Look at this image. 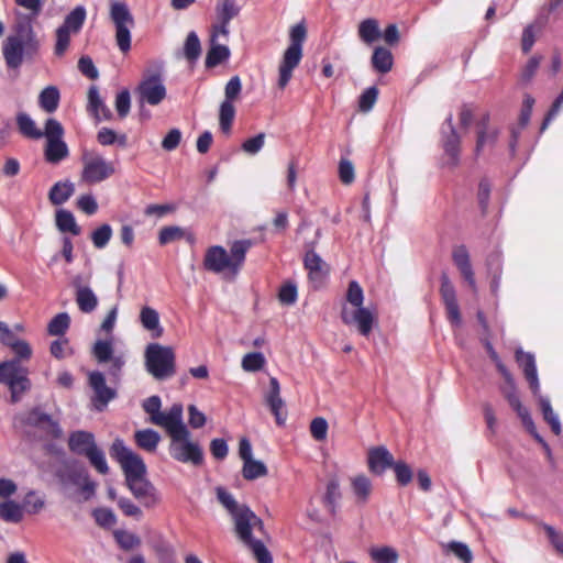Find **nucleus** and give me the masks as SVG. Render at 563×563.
<instances>
[{"mask_svg": "<svg viewBox=\"0 0 563 563\" xmlns=\"http://www.w3.org/2000/svg\"><path fill=\"white\" fill-rule=\"evenodd\" d=\"M175 353L170 346L158 343H150L145 350L146 371L158 380L167 379L175 375Z\"/></svg>", "mask_w": 563, "mask_h": 563, "instance_id": "nucleus-6", "label": "nucleus"}, {"mask_svg": "<svg viewBox=\"0 0 563 563\" xmlns=\"http://www.w3.org/2000/svg\"><path fill=\"white\" fill-rule=\"evenodd\" d=\"M487 267L489 274L492 275L490 290L494 295H497L501 278V265L499 255L496 254L489 256L487 260Z\"/></svg>", "mask_w": 563, "mask_h": 563, "instance_id": "nucleus-48", "label": "nucleus"}, {"mask_svg": "<svg viewBox=\"0 0 563 563\" xmlns=\"http://www.w3.org/2000/svg\"><path fill=\"white\" fill-rule=\"evenodd\" d=\"M87 16V11L84 5H77L66 16L60 25L62 29L77 34L80 32Z\"/></svg>", "mask_w": 563, "mask_h": 563, "instance_id": "nucleus-35", "label": "nucleus"}, {"mask_svg": "<svg viewBox=\"0 0 563 563\" xmlns=\"http://www.w3.org/2000/svg\"><path fill=\"white\" fill-rule=\"evenodd\" d=\"M371 558L376 563H396L398 553L390 547L374 548L371 550Z\"/></svg>", "mask_w": 563, "mask_h": 563, "instance_id": "nucleus-52", "label": "nucleus"}, {"mask_svg": "<svg viewBox=\"0 0 563 563\" xmlns=\"http://www.w3.org/2000/svg\"><path fill=\"white\" fill-rule=\"evenodd\" d=\"M545 23V20L538 18L533 23L525 27L521 38V46L525 53L530 52L536 42L537 32L541 31Z\"/></svg>", "mask_w": 563, "mask_h": 563, "instance_id": "nucleus-42", "label": "nucleus"}, {"mask_svg": "<svg viewBox=\"0 0 563 563\" xmlns=\"http://www.w3.org/2000/svg\"><path fill=\"white\" fill-rule=\"evenodd\" d=\"M265 356L260 352L247 353L242 358V368L245 372L261 371L265 365Z\"/></svg>", "mask_w": 563, "mask_h": 563, "instance_id": "nucleus-51", "label": "nucleus"}, {"mask_svg": "<svg viewBox=\"0 0 563 563\" xmlns=\"http://www.w3.org/2000/svg\"><path fill=\"white\" fill-rule=\"evenodd\" d=\"M440 295L444 303L449 321L453 325L459 327L462 322V318L456 299L455 288L449 276L444 273L441 276Z\"/></svg>", "mask_w": 563, "mask_h": 563, "instance_id": "nucleus-18", "label": "nucleus"}, {"mask_svg": "<svg viewBox=\"0 0 563 563\" xmlns=\"http://www.w3.org/2000/svg\"><path fill=\"white\" fill-rule=\"evenodd\" d=\"M74 33L62 29L60 26L56 30V43L54 53L57 56H63L70 44V37Z\"/></svg>", "mask_w": 563, "mask_h": 563, "instance_id": "nucleus-61", "label": "nucleus"}, {"mask_svg": "<svg viewBox=\"0 0 563 563\" xmlns=\"http://www.w3.org/2000/svg\"><path fill=\"white\" fill-rule=\"evenodd\" d=\"M364 292L356 280L349 284L345 302L341 308V319L344 324L354 327L364 336H368L376 322L375 313L363 306Z\"/></svg>", "mask_w": 563, "mask_h": 563, "instance_id": "nucleus-1", "label": "nucleus"}, {"mask_svg": "<svg viewBox=\"0 0 563 563\" xmlns=\"http://www.w3.org/2000/svg\"><path fill=\"white\" fill-rule=\"evenodd\" d=\"M126 483L132 495L145 507H155L161 497L154 485L146 479L145 475L136 478H130Z\"/></svg>", "mask_w": 563, "mask_h": 563, "instance_id": "nucleus-16", "label": "nucleus"}, {"mask_svg": "<svg viewBox=\"0 0 563 563\" xmlns=\"http://www.w3.org/2000/svg\"><path fill=\"white\" fill-rule=\"evenodd\" d=\"M234 522V530L238 538L243 542L253 540L252 531H262L264 528L263 521L257 517L247 506L241 509L235 516L232 517Z\"/></svg>", "mask_w": 563, "mask_h": 563, "instance_id": "nucleus-15", "label": "nucleus"}, {"mask_svg": "<svg viewBox=\"0 0 563 563\" xmlns=\"http://www.w3.org/2000/svg\"><path fill=\"white\" fill-rule=\"evenodd\" d=\"M135 92L141 104H159L166 98L167 93L161 73L145 71Z\"/></svg>", "mask_w": 563, "mask_h": 563, "instance_id": "nucleus-12", "label": "nucleus"}, {"mask_svg": "<svg viewBox=\"0 0 563 563\" xmlns=\"http://www.w3.org/2000/svg\"><path fill=\"white\" fill-rule=\"evenodd\" d=\"M92 516L96 522L102 528H111L117 523L114 512L108 508H97L93 510Z\"/></svg>", "mask_w": 563, "mask_h": 563, "instance_id": "nucleus-60", "label": "nucleus"}, {"mask_svg": "<svg viewBox=\"0 0 563 563\" xmlns=\"http://www.w3.org/2000/svg\"><path fill=\"white\" fill-rule=\"evenodd\" d=\"M219 37L220 36H213V32L211 33V47L206 57L207 67H214L227 60L230 56L228 46L218 43Z\"/></svg>", "mask_w": 563, "mask_h": 563, "instance_id": "nucleus-33", "label": "nucleus"}, {"mask_svg": "<svg viewBox=\"0 0 563 563\" xmlns=\"http://www.w3.org/2000/svg\"><path fill=\"white\" fill-rule=\"evenodd\" d=\"M251 245L249 240L235 241L231 245L230 253L222 246H210L205 254L203 267L216 274L229 272L235 276L242 267Z\"/></svg>", "mask_w": 563, "mask_h": 563, "instance_id": "nucleus-2", "label": "nucleus"}, {"mask_svg": "<svg viewBox=\"0 0 563 563\" xmlns=\"http://www.w3.org/2000/svg\"><path fill=\"white\" fill-rule=\"evenodd\" d=\"M235 117V108L229 101H222L219 110V126L224 134H229Z\"/></svg>", "mask_w": 563, "mask_h": 563, "instance_id": "nucleus-43", "label": "nucleus"}, {"mask_svg": "<svg viewBox=\"0 0 563 563\" xmlns=\"http://www.w3.org/2000/svg\"><path fill=\"white\" fill-rule=\"evenodd\" d=\"M7 346L13 351L15 354L13 360H19V364H21V361L30 360L32 356V347L30 344L24 340L14 338V335H12V338L8 341Z\"/></svg>", "mask_w": 563, "mask_h": 563, "instance_id": "nucleus-45", "label": "nucleus"}, {"mask_svg": "<svg viewBox=\"0 0 563 563\" xmlns=\"http://www.w3.org/2000/svg\"><path fill=\"white\" fill-rule=\"evenodd\" d=\"M448 550L464 563H470L473 559L472 552L465 543L452 541L448 544Z\"/></svg>", "mask_w": 563, "mask_h": 563, "instance_id": "nucleus-64", "label": "nucleus"}, {"mask_svg": "<svg viewBox=\"0 0 563 563\" xmlns=\"http://www.w3.org/2000/svg\"><path fill=\"white\" fill-rule=\"evenodd\" d=\"M70 318L68 313L56 314L48 323L47 331L51 335H63L69 328Z\"/></svg>", "mask_w": 563, "mask_h": 563, "instance_id": "nucleus-50", "label": "nucleus"}, {"mask_svg": "<svg viewBox=\"0 0 563 563\" xmlns=\"http://www.w3.org/2000/svg\"><path fill=\"white\" fill-rule=\"evenodd\" d=\"M110 19L115 27V42L122 53L131 48V29L134 18L126 3L114 1L110 4Z\"/></svg>", "mask_w": 563, "mask_h": 563, "instance_id": "nucleus-9", "label": "nucleus"}, {"mask_svg": "<svg viewBox=\"0 0 563 563\" xmlns=\"http://www.w3.org/2000/svg\"><path fill=\"white\" fill-rule=\"evenodd\" d=\"M140 322L142 327L152 332L153 338H159L163 334V328L159 321L158 312L148 306H145L140 311Z\"/></svg>", "mask_w": 563, "mask_h": 563, "instance_id": "nucleus-28", "label": "nucleus"}, {"mask_svg": "<svg viewBox=\"0 0 563 563\" xmlns=\"http://www.w3.org/2000/svg\"><path fill=\"white\" fill-rule=\"evenodd\" d=\"M341 497L340 484L336 478H332L327 484V490L323 496V503L331 512L335 510V504Z\"/></svg>", "mask_w": 563, "mask_h": 563, "instance_id": "nucleus-49", "label": "nucleus"}, {"mask_svg": "<svg viewBox=\"0 0 563 563\" xmlns=\"http://www.w3.org/2000/svg\"><path fill=\"white\" fill-rule=\"evenodd\" d=\"M88 110L98 121L109 120L112 115L110 109L102 101L96 86H91L88 91Z\"/></svg>", "mask_w": 563, "mask_h": 563, "instance_id": "nucleus-27", "label": "nucleus"}, {"mask_svg": "<svg viewBox=\"0 0 563 563\" xmlns=\"http://www.w3.org/2000/svg\"><path fill=\"white\" fill-rule=\"evenodd\" d=\"M303 265L313 287L319 288L328 275L327 264L314 251H308L303 258Z\"/></svg>", "mask_w": 563, "mask_h": 563, "instance_id": "nucleus-21", "label": "nucleus"}, {"mask_svg": "<svg viewBox=\"0 0 563 563\" xmlns=\"http://www.w3.org/2000/svg\"><path fill=\"white\" fill-rule=\"evenodd\" d=\"M244 544L252 551L258 563H273L272 555L262 541L253 539Z\"/></svg>", "mask_w": 563, "mask_h": 563, "instance_id": "nucleus-53", "label": "nucleus"}, {"mask_svg": "<svg viewBox=\"0 0 563 563\" xmlns=\"http://www.w3.org/2000/svg\"><path fill=\"white\" fill-rule=\"evenodd\" d=\"M26 422L36 427H44L45 424H49L53 428V431L59 433V429L57 424L52 420V418L38 409H34L29 413Z\"/></svg>", "mask_w": 563, "mask_h": 563, "instance_id": "nucleus-59", "label": "nucleus"}, {"mask_svg": "<svg viewBox=\"0 0 563 563\" xmlns=\"http://www.w3.org/2000/svg\"><path fill=\"white\" fill-rule=\"evenodd\" d=\"M134 438L136 444L148 452L155 451L161 441L159 434L152 429L139 430L135 432Z\"/></svg>", "mask_w": 563, "mask_h": 563, "instance_id": "nucleus-40", "label": "nucleus"}, {"mask_svg": "<svg viewBox=\"0 0 563 563\" xmlns=\"http://www.w3.org/2000/svg\"><path fill=\"white\" fill-rule=\"evenodd\" d=\"M448 125L450 133L443 140V148L448 156V164L455 166L460 157L461 137L453 125V115L450 113L444 122Z\"/></svg>", "mask_w": 563, "mask_h": 563, "instance_id": "nucleus-22", "label": "nucleus"}, {"mask_svg": "<svg viewBox=\"0 0 563 563\" xmlns=\"http://www.w3.org/2000/svg\"><path fill=\"white\" fill-rule=\"evenodd\" d=\"M452 261L457 267L461 276L473 292L477 291L475 274L472 267L470 253L465 245H457L452 251Z\"/></svg>", "mask_w": 563, "mask_h": 563, "instance_id": "nucleus-19", "label": "nucleus"}, {"mask_svg": "<svg viewBox=\"0 0 563 563\" xmlns=\"http://www.w3.org/2000/svg\"><path fill=\"white\" fill-rule=\"evenodd\" d=\"M162 401L158 396H151L143 402V409L151 416V422L167 430L183 419V405L174 404L167 411H161Z\"/></svg>", "mask_w": 563, "mask_h": 563, "instance_id": "nucleus-14", "label": "nucleus"}, {"mask_svg": "<svg viewBox=\"0 0 563 563\" xmlns=\"http://www.w3.org/2000/svg\"><path fill=\"white\" fill-rule=\"evenodd\" d=\"M82 173L81 180L88 184H98L114 174L112 163L99 154L85 152L81 157Z\"/></svg>", "mask_w": 563, "mask_h": 563, "instance_id": "nucleus-13", "label": "nucleus"}, {"mask_svg": "<svg viewBox=\"0 0 563 563\" xmlns=\"http://www.w3.org/2000/svg\"><path fill=\"white\" fill-rule=\"evenodd\" d=\"M217 497L219 503L229 511L231 517L235 516L241 509L245 508V505H239L227 489L223 487H217Z\"/></svg>", "mask_w": 563, "mask_h": 563, "instance_id": "nucleus-47", "label": "nucleus"}, {"mask_svg": "<svg viewBox=\"0 0 563 563\" xmlns=\"http://www.w3.org/2000/svg\"><path fill=\"white\" fill-rule=\"evenodd\" d=\"M170 438L169 455L177 462L188 463L195 466L203 463V451L198 442L190 439V432L183 419L166 430Z\"/></svg>", "mask_w": 563, "mask_h": 563, "instance_id": "nucleus-3", "label": "nucleus"}, {"mask_svg": "<svg viewBox=\"0 0 563 563\" xmlns=\"http://www.w3.org/2000/svg\"><path fill=\"white\" fill-rule=\"evenodd\" d=\"M542 528L555 552L563 555V531L547 523H543Z\"/></svg>", "mask_w": 563, "mask_h": 563, "instance_id": "nucleus-58", "label": "nucleus"}, {"mask_svg": "<svg viewBox=\"0 0 563 563\" xmlns=\"http://www.w3.org/2000/svg\"><path fill=\"white\" fill-rule=\"evenodd\" d=\"M110 455L121 465L125 482L144 476L146 466L140 455L131 451L121 439H115L110 448Z\"/></svg>", "mask_w": 563, "mask_h": 563, "instance_id": "nucleus-10", "label": "nucleus"}, {"mask_svg": "<svg viewBox=\"0 0 563 563\" xmlns=\"http://www.w3.org/2000/svg\"><path fill=\"white\" fill-rule=\"evenodd\" d=\"M75 186L71 181H57L51 188L48 192V199L53 205L59 206L66 202L73 196Z\"/></svg>", "mask_w": 563, "mask_h": 563, "instance_id": "nucleus-34", "label": "nucleus"}, {"mask_svg": "<svg viewBox=\"0 0 563 563\" xmlns=\"http://www.w3.org/2000/svg\"><path fill=\"white\" fill-rule=\"evenodd\" d=\"M112 236V229L109 224H102L91 233V241L96 249H104Z\"/></svg>", "mask_w": 563, "mask_h": 563, "instance_id": "nucleus-54", "label": "nucleus"}, {"mask_svg": "<svg viewBox=\"0 0 563 563\" xmlns=\"http://www.w3.org/2000/svg\"><path fill=\"white\" fill-rule=\"evenodd\" d=\"M56 227L60 232H69L73 235L80 234V228L77 224L74 214L65 209H60L55 216Z\"/></svg>", "mask_w": 563, "mask_h": 563, "instance_id": "nucleus-38", "label": "nucleus"}, {"mask_svg": "<svg viewBox=\"0 0 563 563\" xmlns=\"http://www.w3.org/2000/svg\"><path fill=\"white\" fill-rule=\"evenodd\" d=\"M75 301L78 309L84 313L93 312L99 305L98 296L91 287L78 288V291L75 292Z\"/></svg>", "mask_w": 563, "mask_h": 563, "instance_id": "nucleus-31", "label": "nucleus"}, {"mask_svg": "<svg viewBox=\"0 0 563 563\" xmlns=\"http://www.w3.org/2000/svg\"><path fill=\"white\" fill-rule=\"evenodd\" d=\"M89 385L95 393L93 401L98 410H102L115 397V390L107 386L101 372L89 373Z\"/></svg>", "mask_w": 563, "mask_h": 563, "instance_id": "nucleus-20", "label": "nucleus"}, {"mask_svg": "<svg viewBox=\"0 0 563 563\" xmlns=\"http://www.w3.org/2000/svg\"><path fill=\"white\" fill-rule=\"evenodd\" d=\"M351 488L356 503L358 505H364L371 497L373 485L371 479L365 475H356L351 478Z\"/></svg>", "mask_w": 563, "mask_h": 563, "instance_id": "nucleus-30", "label": "nucleus"}, {"mask_svg": "<svg viewBox=\"0 0 563 563\" xmlns=\"http://www.w3.org/2000/svg\"><path fill=\"white\" fill-rule=\"evenodd\" d=\"M267 474L265 464L257 460H246L243 465V476L245 479L253 481Z\"/></svg>", "mask_w": 563, "mask_h": 563, "instance_id": "nucleus-46", "label": "nucleus"}, {"mask_svg": "<svg viewBox=\"0 0 563 563\" xmlns=\"http://www.w3.org/2000/svg\"><path fill=\"white\" fill-rule=\"evenodd\" d=\"M16 124L20 132L29 139L38 140L45 135V131L42 132L40 129H37L33 119L26 113L18 114Z\"/></svg>", "mask_w": 563, "mask_h": 563, "instance_id": "nucleus-39", "label": "nucleus"}, {"mask_svg": "<svg viewBox=\"0 0 563 563\" xmlns=\"http://www.w3.org/2000/svg\"><path fill=\"white\" fill-rule=\"evenodd\" d=\"M32 46L29 44V38L9 35L2 42V55L8 68L16 69L22 64L24 58H32L35 56L41 47L40 41H32Z\"/></svg>", "mask_w": 563, "mask_h": 563, "instance_id": "nucleus-8", "label": "nucleus"}, {"mask_svg": "<svg viewBox=\"0 0 563 563\" xmlns=\"http://www.w3.org/2000/svg\"><path fill=\"white\" fill-rule=\"evenodd\" d=\"M113 534L115 541L123 550H132L141 544L140 538L132 532L125 530H115Z\"/></svg>", "mask_w": 563, "mask_h": 563, "instance_id": "nucleus-55", "label": "nucleus"}, {"mask_svg": "<svg viewBox=\"0 0 563 563\" xmlns=\"http://www.w3.org/2000/svg\"><path fill=\"white\" fill-rule=\"evenodd\" d=\"M242 90V84L239 76L232 77L225 85L224 88V100L229 101V103H233L234 100L238 99Z\"/></svg>", "mask_w": 563, "mask_h": 563, "instance_id": "nucleus-62", "label": "nucleus"}, {"mask_svg": "<svg viewBox=\"0 0 563 563\" xmlns=\"http://www.w3.org/2000/svg\"><path fill=\"white\" fill-rule=\"evenodd\" d=\"M497 130L489 125V115L484 114L477 123L476 154L486 147L492 146L497 139Z\"/></svg>", "mask_w": 563, "mask_h": 563, "instance_id": "nucleus-25", "label": "nucleus"}, {"mask_svg": "<svg viewBox=\"0 0 563 563\" xmlns=\"http://www.w3.org/2000/svg\"><path fill=\"white\" fill-rule=\"evenodd\" d=\"M307 31L303 23H298L290 29V44L285 51L278 67V87L284 89L292 77L294 69L299 65L302 58V44L306 40Z\"/></svg>", "mask_w": 563, "mask_h": 563, "instance_id": "nucleus-5", "label": "nucleus"}, {"mask_svg": "<svg viewBox=\"0 0 563 563\" xmlns=\"http://www.w3.org/2000/svg\"><path fill=\"white\" fill-rule=\"evenodd\" d=\"M92 355L100 364L108 363L115 357L112 340H97L92 346Z\"/></svg>", "mask_w": 563, "mask_h": 563, "instance_id": "nucleus-41", "label": "nucleus"}, {"mask_svg": "<svg viewBox=\"0 0 563 563\" xmlns=\"http://www.w3.org/2000/svg\"><path fill=\"white\" fill-rule=\"evenodd\" d=\"M64 129L62 124L55 119H48L45 124V158L48 163L57 164L65 159L68 154L67 144L62 140Z\"/></svg>", "mask_w": 563, "mask_h": 563, "instance_id": "nucleus-11", "label": "nucleus"}, {"mask_svg": "<svg viewBox=\"0 0 563 563\" xmlns=\"http://www.w3.org/2000/svg\"><path fill=\"white\" fill-rule=\"evenodd\" d=\"M371 62L376 71L386 74L393 68L394 57L389 49L378 46L374 49Z\"/></svg>", "mask_w": 563, "mask_h": 563, "instance_id": "nucleus-36", "label": "nucleus"}, {"mask_svg": "<svg viewBox=\"0 0 563 563\" xmlns=\"http://www.w3.org/2000/svg\"><path fill=\"white\" fill-rule=\"evenodd\" d=\"M200 53V41L195 32H190L185 42L184 54L188 60H196Z\"/></svg>", "mask_w": 563, "mask_h": 563, "instance_id": "nucleus-57", "label": "nucleus"}, {"mask_svg": "<svg viewBox=\"0 0 563 563\" xmlns=\"http://www.w3.org/2000/svg\"><path fill=\"white\" fill-rule=\"evenodd\" d=\"M31 19L32 16L30 15L29 18L18 21L13 27L14 33L11 34L12 36L29 38V44H31L30 46L33 45L32 41H40L34 31L33 21Z\"/></svg>", "mask_w": 563, "mask_h": 563, "instance_id": "nucleus-44", "label": "nucleus"}, {"mask_svg": "<svg viewBox=\"0 0 563 563\" xmlns=\"http://www.w3.org/2000/svg\"><path fill=\"white\" fill-rule=\"evenodd\" d=\"M377 96H378V90L376 87L367 88L360 97V100H358L360 110L363 112L369 111L374 107V104L377 100Z\"/></svg>", "mask_w": 563, "mask_h": 563, "instance_id": "nucleus-63", "label": "nucleus"}, {"mask_svg": "<svg viewBox=\"0 0 563 563\" xmlns=\"http://www.w3.org/2000/svg\"><path fill=\"white\" fill-rule=\"evenodd\" d=\"M86 457L89 460L90 464L100 473L107 474L109 472V466L106 460V455L101 449L96 446L90 452H87Z\"/></svg>", "mask_w": 563, "mask_h": 563, "instance_id": "nucleus-56", "label": "nucleus"}, {"mask_svg": "<svg viewBox=\"0 0 563 563\" xmlns=\"http://www.w3.org/2000/svg\"><path fill=\"white\" fill-rule=\"evenodd\" d=\"M394 464V457L390 452L384 448L378 446L369 450L368 452V467L374 474L380 475Z\"/></svg>", "mask_w": 563, "mask_h": 563, "instance_id": "nucleus-23", "label": "nucleus"}, {"mask_svg": "<svg viewBox=\"0 0 563 563\" xmlns=\"http://www.w3.org/2000/svg\"><path fill=\"white\" fill-rule=\"evenodd\" d=\"M27 375V369L19 364V360L0 362V384L8 387L11 402H19L31 389Z\"/></svg>", "mask_w": 563, "mask_h": 563, "instance_id": "nucleus-7", "label": "nucleus"}, {"mask_svg": "<svg viewBox=\"0 0 563 563\" xmlns=\"http://www.w3.org/2000/svg\"><path fill=\"white\" fill-rule=\"evenodd\" d=\"M68 446L71 452L78 455H87L97 444L92 433L87 431H75L69 435Z\"/></svg>", "mask_w": 563, "mask_h": 563, "instance_id": "nucleus-24", "label": "nucleus"}, {"mask_svg": "<svg viewBox=\"0 0 563 563\" xmlns=\"http://www.w3.org/2000/svg\"><path fill=\"white\" fill-rule=\"evenodd\" d=\"M357 34L363 43L372 45L382 36L378 21L373 18L363 20L358 24Z\"/></svg>", "mask_w": 563, "mask_h": 563, "instance_id": "nucleus-29", "label": "nucleus"}, {"mask_svg": "<svg viewBox=\"0 0 563 563\" xmlns=\"http://www.w3.org/2000/svg\"><path fill=\"white\" fill-rule=\"evenodd\" d=\"M24 515L23 506L12 499L0 503V519L8 523H19Z\"/></svg>", "mask_w": 563, "mask_h": 563, "instance_id": "nucleus-32", "label": "nucleus"}, {"mask_svg": "<svg viewBox=\"0 0 563 563\" xmlns=\"http://www.w3.org/2000/svg\"><path fill=\"white\" fill-rule=\"evenodd\" d=\"M516 361L522 368L525 377L528 380L533 395L538 397L544 420L550 424L552 431L559 435L562 431L559 417L553 411L549 398L540 395V384L534 355L532 353L525 352L522 349H518L516 351Z\"/></svg>", "mask_w": 563, "mask_h": 563, "instance_id": "nucleus-4", "label": "nucleus"}, {"mask_svg": "<svg viewBox=\"0 0 563 563\" xmlns=\"http://www.w3.org/2000/svg\"><path fill=\"white\" fill-rule=\"evenodd\" d=\"M60 95L55 86H47L38 96L40 107L47 113L56 111L59 104Z\"/></svg>", "mask_w": 563, "mask_h": 563, "instance_id": "nucleus-37", "label": "nucleus"}, {"mask_svg": "<svg viewBox=\"0 0 563 563\" xmlns=\"http://www.w3.org/2000/svg\"><path fill=\"white\" fill-rule=\"evenodd\" d=\"M266 402L272 413L275 416L276 422L283 424L285 417L282 416L280 411L284 407V401L280 397V385L275 377H271L269 379V391L266 396Z\"/></svg>", "mask_w": 563, "mask_h": 563, "instance_id": "nucleus-26", "label": "nucleus"}, {"mask_svg": "<svg viewBox=\"0 0 563 563\" xmlns=\"http://www.w3.org/2000/svg\"><path fill=\"white\" fill-rule=\"evenodd\" d=\"M240 5L234 0H218L216 4L217 23L212 26L213 36L227 38L229 35V23L240 13Z\"/></svg>", "mask_w": 563, "mask_h": 563, "instance_id": "nucleus-17", "label": "nucleus"}]
</instances>
